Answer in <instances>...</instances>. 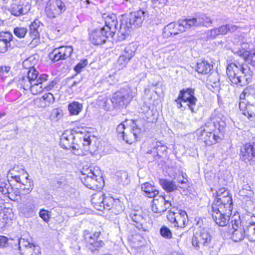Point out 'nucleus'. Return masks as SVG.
I'll use <instances>...</instances> for the list:
<instances>
[{"label": "nucleus", "mask_w": 255, "mask_h": 255, "mask_svg": "<svg viewBox=\"0 0 255 255\" xmlns=\"http://www.w3.org/2000/svg\"><path fill=\"white\" fill-rule=\"evenodd\" d=\"M99 199H102L99 203H96V208L97 210L102 211L103 209L111 210L113 203H114L115 199L110 197H104L103 194L99 196Z\"/></svg>", "instance_id": "obj_27"}, {"label": "nucleus", "mask_w": 255, "mask_h": 255, "mask_svg": "<svg viewBox=\"0 0 255 255\" xmlns=\"http://www.w3.org/2000/svg\"><path fill=\"white\" fill-rule=\"evenodd\" d=\"M159 183L162 187L168 192H171L177 189V185L173 181L160 179Z\"/></svg>", "instance_id": "obj_37"}, {"label": "nucleus", "mask_w": 255, "mask_h": 255, "mask_svg": "<svg viewBox=\"0 0 255 255\" xmlns=\"http://www.w3.org/2000/svg\"><path fill=\"white\" fill-rule=\"evenodd\" d=\"M27 176L25 177V183L22 182L19 185V189L23 192L24 194H28L30 193L33 187V181L28 179V175L26 173Z\"/></svg>", "instance_id": "obj_38"}, {"label": "nucleus", "mask_w": 255, "mask_h": 255, "mask_svg": "<svg viewBox=\"0 0 255 255\" xmlns=\"http://www.w3.org/2000/svg\"><path fill=\"white\" fill-rule=\"evenodd\" d=\"M152 3L156 7H161L164 6L168 0H151Z\"/></svg>", "instance_id": "obj_60"}, {"label": "nucleus", "mask_w": 255, "mask_h": 255, "mask_svg": "<svg viewBox=\"0 0 255 255\" xmlns=\"http://www.w3.org/2000/svg\"><path fill=\"white\" fill-rule=\"evenodd\" d=\"M188 223L187 215L185 211L180 210L177 213L174 227L184 228Z\"/></svg>", "instance_id": "obj_32"}, {"label": "nucleus", "mask_w": 255, "mask_h": 255, "mask_svg": "<svg viewBox=\"0 0 255 255\" xmlns=\"http://www.w3.org/2000/svg\"><path fill=\"white\" fill-rule=\"evenodd\" d=\"M239 108L241 111L243 112V114L245 116H248V118L254 117V115H250L251 108L249 107V104L240 100L239 103Z\"/></svg>", "instance_id": "obj_48"}, {"label": "nucleus", "mask_w": 255, "mask_h": 255, "mask_svg": "<svg viewBox=\"0 0 255 255\" xmlns=\"http://www.w3.org/2000/svg\"><path fill=\"white\" fill-rule=\"evenodd\" d=\"M83 108V106L78 102H73L68 105V110L71 115H78Z\"/></svg>", "instance_id": "obj_42"}, {"label": "nucleus", "mask_w": 255, "mask_h": 255, "mask_svg": "<svg viewBox=\"0 0 255 255\" xmlns=\"http://www.w3.org/2000/svg\"><path fill=\"white\" fill-rule=\"evenodd\" d=\"M48 77L47 74H42L34 79L35 81H33L29 89L33 95H37L44 91L43 82L47 81Z\"/></svg>", "instance_id": "obj_25"}, {"label": "nucleus", "mask_w": 255, "mask_h": 255, "mask_svg": "<svg viewBox=\"0 0 255 255\" xmlns=\"http://www.w3.org/2000/svg\"><path fill=\"white\" fill-rule=\"evenodd\" d=\"M63 116V111L59 108L54 109L52 112V116L57 120H59Z\"/></svg>", "instance_id": "obj_59"}, {"label": "nucleus", "mask_w": 255, "mask_h": 255, "mask_svg": "<svg viewBox=\"0 0 255 255\" xmlns=\"http://www.w3.org/2000/svg\"><path fill=\"white\" fill-rule=\"evenodd\" d=\"M226 73L232 85L240 86L248 84L253 74V72L249 66L236 61L227 65Z\"/></svg>", "instance_id": "obj_3"}, {"label": "nucleus", "mask_w": 255, "mask_h": 255, "mask_svg": "<svg viewBox=\"0 0 255 255\" xmlns=\"http://www.w3.org/2000/svg\"><path fill=\"white\" fill-rule=\"evenodd\" d=\"M12 191V187L9 183L0 180V192L3 195L9 194Z\"/></svg>", "instance_id": "obj_49"}, {"label": "nucleus", "mask_w": 255, "mask_h": 255, "mask_svg": "<svg viewBox=\"0 0 255 255\" xmlns=\"http://www.w3.org/2000/svg\"><path fill=\"white\" fill-rule=\"evenodd\" d=\"M217 28L220 35H225L228 33L227 24L225 25H222Z\"/></svg>", "instance_id": "obj_63"}, {"label": "nucleus", "mask_w": 255, "mask_h": 255, "mask_svg": "<svg viewBox=\"0 0 255 255\" xmlns=\"http://www.w3.org/2000/svg\"><path fill=\"white\" fill-rule=\"evenodd\" d=\"M194 90L192 88H188L181 90L177 98L174 101L177 105V108L178 109H181V108L185 109L186 107L183 106L182 104V98H184V95L187 97L188 96H194Z\"/></svg>", "instance_id": "obj_30"}, {"label": "nucleus", "mask_w": 255, "mask_h": 255, "mask_svg": "<svg viewBox=\"0 0 255 255\" xmlns=\"http://www.w3.org/2000/svg\"><path fill=\"white\" fill-rule=\"evenodd\" d=\"M197 102V98L194 96L186 97L184 95V98H182V103H186V106H187L192 112H194V108L196 105Z\"/></svg>", "instance_id": "obj_39"}, {"label": "nucleus", "mask_w": 255, "mask_h": 255, "mask_svg": "<svg viewBox=\"0 0 255 255\" xmlns=\"http://www.w3.org/2000/svg\"><path fill=\"white\" fill-rule=\"evenodd\" d=\"M100 231L92 232L87 230L83 231L82 237L88 250L94 253L104 246V243L100 239Z\"/></svg>", "instance_id": "obj_7"}, {"label": "nucleus", "mask_w": 255, "mask_h": 255, "mask_svg": "<svg viewBox=\"0 0 255 255\" xmlns=\"http://www.w3.org/2000/svg\"><path fill=\"white\" fill-rule=\"evenodd\" d=\"M131 90L129 87L122 88L113 95V100L118 109L125 108L133 98Z\"/></svg>", "instance_id": "obj_8"}, {"label": "nucleus", "mask_w": 255, "mask_h": 255, "mask_svg": "<svg viewBox=\"0 0 255 255\" xmlns=\"http://www.w3.org/2000/svg\"><path fill=\"white\" fill-rule=\"evenodd\" d=\"M177 214V213H175L174 210L172 211L171 209H170L169 213L167 215L168 220L173 225L176 221Z\"/></svg>", "instance_id": "obj_57"}, {"label": "nucleus", "mask_w": 255, "mask_h": 255, "mask_svg": "<svg viewBox=\"0 0 255 255\" xmlns=\"http://www.w3.org/2000/svg\"><path fill=\"white\" fill-rule=\"evenodd\" d=\"M245 228L246 237L251 242H255V223L250 222Z\"/></svg>", "instance_id": "obj_40"}, {"label": "nucleus", "mask_w": 255, "mask_h": 255, "mask_svg": "<svg viewBox=\"0 0 255 255\" xmlns=\"http://www.w3.org/2000/svg\"><path fill=\"white\" fill-rule=\"evenodd\" d=\"M240 158L242 161L250 164L255 160V142L246 143L241 147Z\"/></svg>", "instance_id": "obj_17"}, {"label": "nucleus", "mask_w": 255, "mask_h": 255, "mask_svg": "<svg viewBox=\"0 0 255 255\" xmlns=\"http://www.w3.org/2000/svg\"><path fill=\"white\" fill-rule=\"evenodd\" d=\"M211 241V236L208 230L205 228H201L193 236L192 245L196 250H198L201 246H208Z\"/></svg>", "instance_id": "obj_11"}, {"label": "nucleus", "mask_w": 255, "mask_h": 255, "mask_svg": "<svg viewBox=\"0 0 255 255\" xmlns=\"http://www.w3.org/2000/svg\"><path fill=\"white\" fill-rule=\"evenodd\" d=\"M240 100H246L251 108L250 115L255 117V87H247L240 96Z\"/></svg>", "instance_id": "obj_14"}, {"label": "nucleus", "mask_w": 255, "mask_h": 255, "mask_svg": "<svg viewBox=\"0 0 255 255\" xmlns=\"http://www.w3.org/2000/svg\"><path fill=\"white\" fill-rule=\"evenodd\" d=\"M109 36H111L110 33L103 30L102 27L94 29L89 33V40L94 45L103 44Z\"/></svg>", "instance_id": "obj_16"}, {"label": "nucleus", "mask_w": 255, "mask_h": 255, "mask_svg": "<svg viewBox=\"0 0 255 255\" xmlns=\"http://www.w3.org/2000/svg\"><path fill=\"white\" fill-rule=\"evenodd\" d=\"M117 180L119 183L128 184L129 180L128 178V173L125 171H118L116 173Z\"/></svg>", "instance_id": "obj_45"}, {"label": "nucleus", "mask_w": 255, "mask_h": 255, "mask_svg": "<svg viewBox=\"0 0 255 255\" xmlns=\"http://www.w3.org/2000/svg\"><path fill=\"white\" fill-rule=\"evenodd\" d=\"M228 26V32L230 33H233L236 31H237L239 27L236 25L233 24H227Z\"/></svg>", "instance_id": "obj_64"}, {"label": "nucleus", "mask_w": 255, "mask_h": 255, "mask_svg": "<svg viewBox=\"0 0 255 255\" xmlns=\"http://www.w3.org/2000/svg\"><path fill=\"white\" fill-rule=\"evenodd\" d=\"M252 53V52H250L245 50V48L239 49L235 52V53L238 56L244 59L246 65H247L248 62V59L250 58V55Z\"/></svg>", "instance_id": "obj_47"}, {"label": "nucleus", "mask_w": 255, "mask_h": 255, "mask_svg": "<svg viewBox=\"0 0 255 255\" xmlns=\"http://www.w3.org/2000/svg\"><path fill=\"white\" fill-rule=\"evenodd\" d=\"M75 136L71 131H66L60 137V145L64 149H71L74 154L80 155L81 154L80 146L75 143Z\"/></svg>", "instance_id": "obj_10"}, {"label": "nucleus", "mask_w": 255, "mask_h": 255, "mask_svg": "<svg viewBox=\"0 0 255 255\" xmlns=\"http://www.w3.org/2000/svg\"><path fill=\"white\" fill-rule=\"evenodd\" d=\"M39 216L45 221L48 222L49 219V216L46 210L44 209L40 210L39 213Z\"/></svg>", "instance_id": "obj_62"}, {"label": "nucleus", "mask_w": 255, "mask_h": 255, "mask_svg": "<svg viewBox=\"0 0 255 255\" xmlns=\"http://www.w3.org/2000/svg\"><path fill=\"white\" fill-rule=\"evenodd\" d=\"M232 203V199L229 196V192L224 188L219 189L211 211L214 221L219 226L224 227L229 223L233 209Z\"/></svg>", "instance_id": "obj_1"}, {"label": "nucleus", "mask_w": 255, "mask_h": 255, "mask_svg": "<svg viewBox=\"0 0 255 255\" xmlns=\"http://www.w3.org/2000/svg\"><path fill=\"white\" fill-rule=\"evenodd\" d=\"M129 218L133 222L134 226L137 229L140 230L143 229V222L144 219L140 214L135 211H133L129 214Z\"/></svg>", "instance_id": "obj_36"}, {"label": "nucleus", "mask_w": 255, "mask_h": 255, "mask_svg": "<svg viewBox=\"0 0 255 255\" xmlns=\"http://www.w3.org/2000/svg\"><path fill=\"white\" fill-rule=\"evenodd\" d=\"M151 208L154 213L161 214L169 209L171 206V201L166 200L164 196H160L154 198Z\"/></svg>", "instance_id": "obj_20"}, {"label": "nucleus", "mask_w": 255, "mask_h": 255, "mask_svg": "<svg viewBox=\"0 0 255 255\" xmlns=\"http://www.w3.org/2000/svg\"><path fill=\"white\" fill-rule=\"evenodd\" d=\"M167 147L165 143L154 139L151 144V149L147 151V154H152L154 160L160 158L162 155L167 154Z\"/></svg>", "instance_id": "obj_19"}, {"label": "nucleus", "mask_w": 255, "mask_h": 255, "mask_svg": "<svg viewBox=\"0 0 255 255\" xmlns=\"http://www.w3.org/2000/svg\"><path fill=\"white\" fill-rule=\"evenodd\" d=\"M73 51L71 46H61L56 48L50 53V58L54 62L65 60L69 57Z\"/></svg>", "instance_id": "obj_18"}, {"label": "nucleus", "mask_w": 255, "mask_h": 255, "mask_svg": "<svg viewBox=\"0 0 255 255\" xmlns=\"http://www.w3.org/2000/svg\"><path fill=\"white\" fill-rule=\"evenodd\" d=\"M190 28L188 19H182L177 23L171 22L166 25L164 29V33L167 36L175 35Z\"/></svg>", "instance_id": "obj_12"}, {"label": "nucleus", "mask_w": 255, "mask_h": 255, "mask_svg": "<svg viewBox=\"0 0 255 255\" xmlns=\"http://www.w3.org/2000/svg\"><path fill=\"white\" fill-rule=\"evenodd\" d=\"M30 5L28 2L19 1L12 3L8 9L12 15L18 16L27 14L30 9Z\"/></svg>", "instance_id": "obj_22"}, {"label": "nucleus", "mask_w": 255, "mask_h": 255, "mask_svg": "<svg viewBox=\"0 0 255 255\" xmlns=\"http://www.w3.org/2000/svg\"><path fill=\"white\" fill-rule=\"evenodd\" d=\"M8 239L4 236H0V248L6 247L8 245Z\"/></svg>", "instance_id": "obj_61"}, {"label": "nucleus", "mask_w": 255, "mask_h": 255, "mask_svg": "<svg viewBox=\"0 0 255 255\" xmlns=\"http://www.w3.org/2000/svg\"><path fill=\"white\" fill-rule=\"evenodd\" d=\"M213 65L208 61L203 60L197 62L196 71L199 74H207L213 69Z\"/></svg>", "instance_id": "obj_31"}, {"label": "nucleus", "mask_w": 255, "mask_h": 255, "mask_svg": "<svg viewBox=\"0 0 255 255\" xmlns=\"http://www.w3.org/2000/svg\"><path fill=\"white\" fill-rule=\"evenodd\" d=\"M225 127V122L219 117H212L204 126L198 129L196 133L199 139L202 140L206 145L210 146L219 142L221 139Z\"/></svg>", "instance_id": "obj_2"}, {"label": "nucleus", "mask_w": 255, "mask_h": 255, "mask_svg": "<svg viewBox=\"0 0 255 255\" xmlns=\"http://www.w3.org/2000/svg\"><path fill=\"white\" fill-rule=\"evenodd\" d=\"M231 225L233 231L231 239L235 242H239L243 240L246 237V228L241 225V221L239 216L233 217L231 219Z\"/></svg>", "instance_id": "obj_13"}, {"label": "nucleus", "mask_w": 255, "mask_h": 255, "mask_svg": "<svg viewBox=\"0 0 255 255\" xmlns=\"http://www.w3.org/2000/svg\"><path fill=\"white\" fill-rule=\"evenodd\" d=\"M38 71L32 67L27 71L26 75L19 77L18 85L25 90H29L33 81L34 82V79L38 78Z\"/></svg>", "instance_id": "obj_15"}, {"label": "nucleus", "mask_w": 255, "mask_h": 255, "mask_svg": "<svg viewBox=\"0 0 255 255\" xmlns=\"http://www.w3.org/2000/svg\"><path fill=\"white\" fill-rule=\"evenodd\" d=\"M24 255H41L40 247L33 244L24 251Z\"/></svg>", "instance_id": "obj_46"}, {"label": "nucleus", "mask_w": 255, "mask_h": 255, "mask_svg": "<svg viewBox=\"0 0 255 255\" xmlns=\"http://www.w3.org/2000/svg\"><path fill=\"white\" fill-rule=\"evenodd\" d=\"M161 236L166 239H171L172 238V233L171 230L167 227L163 226L160 229Z\"/></svg>", "instance_id": "obj_51"}, {"label": "nucleus", "mask_w": 255, "mask_h": 255, "mask_svg": "<svg viewBox=\"0 0 255 255\" xmlns=\"http://www.w3.org/2000/svg\"><path fill=\"white\" fill-rule=\"evenodd\" d=\"M55 101V98L51 93L44 94L41 98H37L35 104L40 108H45L52 104Z\"/></svg>", "instance_id": "obj_28"}, {"label": "nucleus", "mask_w": 255, "mask_h": 255, "mask_svg": "<svg viewBox=\"0 0 255 255\" xmlns=\"http://www.w3.org/2000/svg\"><path fill=\"white\" fill-rule=\"evenodd\" d=\"M66 10L64 3L61 0H49L45 7V12L49 18H54Z\"/></svg>", "instance_id": "obj_9"}, {"label": "nucleus", "mask_w": 255, "mask_h": 255, "mask_svg": "<svg viewBox=\"0 0 255 255\" xmlns=\"http://www.w3.org/2000/svg\"><path fill=\"white\" fill-rule=\"evenodd\" d=\"M103 18L105 21V26L102 27L103 30L108 31L113 37L118 29V22L116 15L114 13L104 14Z\"/></svg>", "instance_id": "obj_21"}, {"label": "nucleus", "mask_w": 255, "mask_h": 255, "mask_svg": "<svg viewBox=\"0 0 255 255\" xmlns=\"http://www.w3.org/2000/svg\"><path fill=\"white\" fill-rule=\"evenodd\" d=\"M88 63V62L87 59H84L81 60L75 67V71L77 73H80L81 71V70L87 65Z\"/></svg>", "instance_id": "obj_55"}, {"label": "nucleus", "mask_w": 255, "mask_h": 255, "mask_svg": "<svg viewBox=\"0 0 255 255\" xmlns=\"http://www.w3.org/2000/svg\"><path fill=\"white\" fill-rule=\"evenodd\" d=\"M41 22L37 19H35L29 25V34L32 39L39 37V26Z\"/></svg>", "instance_id": "obj_34"}, {"label": "nucleus", "mask_w": 255, "mask_h": 255, "mask_svg": "<svg viewBox=\"0 0 255 255\" xmlns=\"http://www.w3.org/2000/svg\"><path fill=\"white\" fill-rule=\"evenodd\" d=\"M126 122L121 123L117 128V131L120 137H124V134L126 131L128 130V127H127L126 125Z\"/></svg>", "instance_id": "obj_52"}, {"label": "nucleus", "mask_w": 255, "mask_h": 255, "mask_svg": "<svg viewBox=\"0 0 255 255\" xmlns=\"http://www.w3.org/2000/svg\"><path fill=\"white\" fill-rule=\"evenodd\" d=\"M12 33L8 31L0 32V53H4L12 48Z\"/></svg>", "instance_id": "obj_23"}, {"label": "nucleus", "mask_w": 255, "mask_h": 255, "mask_svg": "<svg viewBox=\"0 0 255 255\" xmlns=\"http://www.w3.org/2000/svg\"><path fill=\"white\" fill-rule=\"evenodd\" d=\"M56 84V82L54 81H50L48 82H43V89L44 90L48 91L51 90L54 86Z\"/></svg>", "instance_id": "obj_58"}, {"label": "nucleus", "mask_w": 255, "mask_h": 255, "mask_svg": "<svg viewBox=\"0 0 255 255\" xmlns=\"http://www.w3.org/2000/svg\"><path fill=\"white\" fill-rule=\"evenodd\" d=\"M113 204V205L111 209V212L113 213L118 215L124 210L123 204L119 199H115L114 203Z\"/></svg>", "instance_id": "obj_44"}, {"label": "nucleus", "mask_w": 255, "mask_h": 255, "mask_svg": "<svg viewBox=\"0 0 255 255\" xmlns=\"http://www.w3.org/2000/svg\"><path fill=\"white\" fill-rule=\"evenodd\" d=\"M149 13L146 10L139 9L130 13L129 19L123 18L119 30V37L120 40H125L128 36L130 29L140 27Z\"/></svg>", "instance_id": "obj_4"}, {"label": "nucleus", "mask_w": 255, "mask_h": 255, "mask_svg": "<svg viewBox=\"0 0 255 255\" xmlns=\"http://www.w3.org/2000/svg\"><path fill=\"white\" fill-rule=\"evenodd\" d=\"M240 196L246 198L247 200H250L253 198L254 192L252 190L251 185L248 183H244L242 189L239 191Z\"/></svg>", "instance_id": "obj_33"}, {"label": "nucleus", "mask_w": 255, "mask_h": 255, "mask_svg": "<svg viewBox=\"0 0 255 255\" xmlns=\"http://www.w3.org/2000/svg\"><path fill=\"white\" fill-rule=\"evenodd\" d=\"M10 68L9 66H0V79L3 80L10 75Z\"/></svg>", "instance_id": "obj_53"}, {"label": "nucleus", "mask_w": 255, "mask_h": 255, "mask_svg": "<svg viewBox=\"0 0 255 255\" xmlns=\"http://www.w3.org/2000/svg\"><path fill=\"white\" fill-rule=\"evenodd\" d=\"M130 126L128 127V130L126 131L123 139L127 143H132L139 140L141 133L144 130L145 121L138 119L131 121Z\"/></svg>", "instance_id": "obj_5"}, {"label": "nucleus", "mask_w": 255, "mask_h": 255, "mask_svg": "<svg viewBox=\"0 0 255 255\" xmlns=\"http://www.w3.org/2000/svg\"><path fill=\"white\" fill-rule=\"evenodd\" d=\"M13 32L16 37L22 38L27 32V29L25 27L17 26L13 29Z\"/></svg>", "instance_id": "obj_50"}, {"label": "nucleus", "mask_w": 255, "mask_h": 255, "mask_svg": "<svg viewBox=\"0 0 255 255\" xmlns=\"http://www.w3.org/2000/svg\"><path fill=\"white\" fill-rule=\"evenodd\" d=\"M220 35L217 28L208 30L207 33V36L208 38L214 39L217 36Z\"/></svg>", "instance_id": "obj_56"}, {"label": "nucleus", "mask_w": 255, "mask_h": 255, "mask_svg": "<svg viewBox=\"0 0 255 255\" xmlns=\"http://www.w3.org/2000/svg\"><path fill=\"white\" fill-rule=\"evenodd\" d=\"M141 190L146 196L150 198H155L159 194L156 187L148 182L141 184Z\"/></svg>", "instance_id": "obj_29"}, {"label": "nucleus", "mask_w": 255, "mask_h": 255, "mask_svg": "<svg viewBox=\"0 0 255 255\" xmlns=\"http://www.w3.org/2000/svg\"><path fill=\"white\" fill-rule=\"evenodd\" d=\"M135 48L133 45L130 44L127 46L122 55L119 57L117 64L119 69L125 67L130 59L134 56Z\"/></svg>", "instance_id": "obj_24"}, {"label": "nucleus", "mask_w": 255, "mask_h": 255, "mask_svg": "<svg viewBox=\"0 0 255 255\" xmlns=\"http://www.w3.org/2000/svg\"><path fill=\"white\" fill-rule=\"evenodd\" d=\"M211 86L215 91H219L220 87L219 76L217 73H213L208 77Z\"/></svg>", "instance_id": "obj_41"}, {"label": "nucleus", "mask_w": 255, "mask_h": 255, "mask_svg": "<svg viewBox=\"0 0 255 255\" xmlns=\"http://www.w3.org/2000/svg\"><path fill=\"white\" fill-rule=\"evenodd\" d=\"M82 182L89 189L96 190L101 188L103 181L100 171L95 169H87L82 172Z\"/></svg>", "instance_id": "obj_6"}, {"label": "nucleus", "mask_w": 255, "mask_h": 255, "mask_svg": "<svg viewBox=\"0 0 255 255\" xmlns=\"http://www.w3.org/2000/svg\"><path fill=\"white\" fill-rule=\"evenodd\" d=\"M190 28L193 26L205 25L212 23V20L210 17L205 14H197L196 17L190 19H187Z\"/></svg>", "instance_id": "obj_26"}, {"label": "nucleus", "mask_w": 255, "mask_h": 255, "mask_svg": "<svg viewBox=\"0 0 255 255\" xmlns=\"http://www.w3.org/2000/svg\"><path fill=\"white\" fill-rule=\"evenodd\" d=\"M32 244V243H30L29 242H28L27 240H25L24 239H18L16 240L15 246L20 251L22 252L24 254V251L25 250V249L30 248L31 245Z\"/></svg>", "instance_id": "obj_43"}, {"label": "nucleus", "mask_w": 255, "mask_h": 255, "mask_svg": "<svg viewBox=\"0 0 255 255\" xmlns=\"http://www.w3.org/2000/svg\"><path fill=\"white\" fill-rule=\"evenodd\" d=\"M98 103L100 106H102L105 110L109 111L117 108L115 102L113 100V97L111 99L107 98L106 97L101 98H99Z\"/></svg>", "instance_id": "obj_35"}, {"label": "nucleus", "mask_w": 255, "mask_h": 255, "mask_svg": "<svg viewBox=\"0 0 255 255\" xmlns=\"http://www.w3.org/2000/svg\"><path fill=\"white\" fill-rule=\"evenodd\" d=\"M83 145L84 147V149L85 150H89L90 152H92L91 147L90 146L91 143V139L90 135H85L83 137Z\"/></svg>", "instance_id": "obj_54"}]
</instances>
